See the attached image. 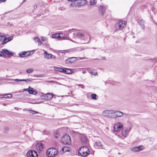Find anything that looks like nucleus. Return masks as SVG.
Instances as JSON below:
<instances>
[{
  "instance_id": "nucleus-13",
  "label": "nucleus",
  "mask_w": 157,
  "mask_h": 157,
  "mask_svg": "<svg viewBox=\"0 0 157 157\" xmlns=\"http://www.w3.org/2000/svg\"><path fill=\"white\" fill-rule=\"evenodd\" d=\"M118 26L119 29L120 30H121L125 26V22L124 21H120L118 23Z\"/></svg>"
},
{
  "instance_id": "nucleus-55",
  "label": "nucleus",
  "mask_w": 157,
  "mask_h": 157,
  "mask_svg": "<svg viewBox=\"0 0 157 157\" xmlns=\"http://www.w3.org/2000/svg\"><path fill=\"white\" fill-rule=\"evenodd\" d=\"M156 61L157 60V58H156L154 59Z\"/></svg>"
},
{
  "instance_id": "nucleus-1",
  "label": "nucleus",
  "mask_w": 157,
  "mask_h": 157,
  "mask_svg": "<svg viewBox=\"0 0 157 157\" xmlns=\"http://www.w3.org/2000/svg\"><path fill=\"white\" fill-rule=\"evenodd\" d=\"M57 150L54 147L48 149L46 152L47 155L49 157H54L57 155Z\"/></svg>"
},
{
  "instance_id": "nucleus-57",
  "label": "nucleus",
  "mask_w": 157,
  "mask_h": 157,
  "mask_svg": "<svg viewBox=\"0 0 157 157\" xmlns=\"http://www.w3.org/2000/svg\"><path fill=\"white\" fill-rule=\"evenodd\" d=\"M50 82H55V81H50Z\"/></svg>"
},
{
  "instance_id": "nucleus-60",
  "label": "nucleus",
  "mask_w": 157,
  "mask_h": 157,
  "mask_svg": "<svg viewBox=\"0 0 157 157\" xmlns=\"http://www.w3.org/2000/svg\"><path fill=\"white\" fill-rule=\"evenodd\" d=\"M97 59V60H99V59Z\"/></svg>"
},
{
  "instance_id": "nucleus-27",
  "label": "nucleus",
  "mask_w": 157,
  "mask_h": 157,
  "mask_svg": "<svg viewBox=\"0 0 157 157\" xmlns=\"http://www.w3.org/2000/svg\"><path fill=\"white\" fill-rule=\"evenodd\" d=\"M6 38V36H0V42L2 43V44H4L3 42Z\"/></svg>"
},
{
  "instance_id": "nucleus-35",
  "label": "nucleus",
  "mask_w": 157,
  "mask_h": 157,
  "mask_svg": "<svg viewBox=\"0 0 157 157\" xmlns=\"http://www.w3.org/2000/svg\"><path fill=\"white\" fill-rule=\"evenodd\" d=\"M54 136L56 138H57L59 137L60 135L57 132H54Z\"/></svg>"
},
{
  "instance_id": "nucleus-2",
  "label": "nucleus",
  "mask_w": 157,
  "mask_h": 157,
  "mask_svg": "<svg viewBox=\"0 0 157 157\" xmlns=\"http://www.w3.org/2000/svg\"><path fill=\"white\" fill-rule=\"evenodd\" d=\"M61 142L65 144H70L71 143V137L68 134L64 135L60 140Z\"/></svg>"
},
{
  "instance_id": "nucleus-36",
  "label": "nucleus",
  "mask_w": 157,
  "mask_h": 157,
  "mask_svg": "<svg viewBox=\"0 0 157 157\" xmlns=\"http://www.w3.org/2000/svg\"><path fill=\"white\" fill-rule=\"evenodd\" d=\"M96 3V1L94 0H90V3L91 5H94Z\"/></svg>"
},
{
  "instance_id": "nucleus-22",
  "label": "nucleus",
  "mask_w": 157,
  "mask_h": 157,
  "mask_svg": "<svg viewBox=\"0 0 157 157\" xmlns=\"http://www.w3.org/2000/svg\"><path fill=\"white\" fill-rule=\"evenodd\" d=\"M80 138L82 142H85L87 140V137L84 135H82L81 136Z\"/></svg>"
},
{
  "instance_id": "nucleus-14",
  "label": "nucleus",
  "mask_w": 157,
  "mask_h": 157,
  "mask_svg": "<svg viewBox=\"0 0 157 157\" xmlns=\"http://www.w3.org/2000/svg\"><path fill=\"white\" fill-rule=\"evenodd\" d=\"M130 130V129L128 130L126 129H123L122 130V135L124 137H126L127 136L128 133Z\"/></svg>"
},
{
  "instance_id": "nucleus-52",
  "label": "nucleus",
  "mask_w": 157,
  "mask_h": 157,
  "mask_svg": "<svg viewBox=\"0 0 157 157\" xmlns=\"http://www.w3.org/2000/svg\"><path fill=\"white\" fill-rule=\"evenodd\" d=\"M34 114L38 113V112H37V111H34Z\"/></svg>"
},
{
  "instance_id": "nucleus-6",
  "label": "nucleus",
  "mask_w": 157,
  "mask_h": 157,
  "mask_svg": "<svg viewBox=\"0 0 157 157\" xmlns=\"http://www.w3.org/2000/svg\"><path fill=\"white\" fill-rule=\"evenodd\" d=\"M123 127V124L120 122L116 124L114 126V131L118 132L121 130V128Z\"/></svg>"
},
{
  "instance_id": "nucleus-51",
  "label": "nucleus",
  "mask_w": 157,
  "mask_h": 157,
  "mask_svg": "<svg viewBox=\"0 0 157 157\" xmlns=\"http://www.w3.org/2000/svg\"><path fill=\"white\" fill-rule=\"evenodd\" d=\"M44 38H45L44 37H41V39L43 41L45 40L44 39Z\"/></svg>"
},
{
  "instance_id": "nucleus-43",
  "label": "nucleus",
  "mask_w": 157,
  "mask_h": 157,
  "mask_svg": "<svg viewBox=\"0 0 157 157\" xmlns=\"http://www.w3.org/2000/svg\"><path fill=\"white\" fill-rule=\"evenodd\" d=\"M27 79V81L28 82H30L33 80V79L31 78H28Z\"/></svg>"
},
{
  "instance_id": "nucleus-24",
  "label": "nucleus",
  "mask_w": 157,
  "mask_h": 157,
  "mask_svg": "<svg viewBox=\"0 0 157 157\" xmlns=\"http://www.w3.org/2000/svg\"><path fill=\"white\" fill-rule=\"evenodd\" d=\"M44 55H45V58L48 59H49L52 58V55L51 54H48L47 53L46 51H45L44 52Z\"/></svg>"
},
{
  "instance_id": "nucleus-50",
  "label": "nucleus",
  "mask_w": 157,
  "mask_h": 157,
  "mask_svg": "<svg viewBox=\"0 0 157 157\" xmlns=\"http://www.w3.org/2000/svg\"><path fill=\"white\" fill-rule=\"evenodd\" d=\"M4 94L3 95H0V98H3V97H4Z\"/></svg>"
},
{
  "instance_id": "nucleus-10",
  "label": "nucleus",
  "mask_w": 157,
  "mask_h": 157,
  "mask_svg": "<svg viewBox=\"0 0 157 157\" xmlns=\"http://www.w3.org/2000/svg\"><path fill=\"white\" fill-rule=\"evenodd\" d=\"M144 148L142 146H139L138 147H134L131 149V150L134 152H137L142 150Z\"/></svg>"
},
{
  "instance_id": "nucleus-59",
  "label": "nucleus",
  "mask_w": 157,
  "mask_h": 157,
  "mask_svg": "<svg viewBox=\"0 0 157 157\" xmlns=\"http://www.w3.org/2000/svg\"><path fill=\"white\" fill-rule=\"evenodd\" d=\"M31 88L30 86H29V88H30V89H31Z\"/></svg>"
},
{
  "instance_id": "nucleus-47",
  "label": "nucleus",
  "mask_w": 157,
  "mask_h": 157,
  "mask_svg": "<svg viewBox=\"0 0 157 157\" xmlns=\"http://www.w3.org/2000/svg\"><path fill=\"white\" fill-rule=\"evenodd\" d=\"M25 81V82H27V79H21V81Z\"/></svg>"
},
{
  "instance_id": "nucleus-23",
  "label": "nucleus",
  "mask_w": 157,
  "mask_h": 157,
  "mask_svg": "<svg viewBox=\"0 0 157 157\" xmlns=\"http://www.w3.org/2000/svg\"><path fill=\"white\" fill-rule=\"evenodd\" d=\"M10 130V128L8 127H5L4 128L3 131V133L4 134L8 133Z\"/></svg>"
},
{
  "instance_id": "nucleus-20",
  "label": "nucleus",
  "mask_w": 157,
  "mask_h": 157,
  "mask_svg": "<svg viewBox=\"0 0 157 157\" xmlns=\"http://www.w3.org/2000/svg\"><path fill=\"white\" fill-rule=\"evenodd\" d=\"M52 37L53 38L58 39L59 40H60V35H59V33L53 34L52 35Z\"/></svg>"
},
{
  "instance_id": "nucleus-3",
  "label": "nucleus",
  "mask_w": 157,
  "mask_h": 157,
  "mask_svg": "<svg viewBox=\"0 0 157 157\" xmlns=\"http://www.w3.org/2000/svg\"><path fill=\"white\" fill-rule=\"evenodd\" d=\"M116 112L113 110H106L103 112V115L106 117L114 118V113Z\"/></svg>"
},
{
  "instance_id": "nucleus-58",
  "label": "nucleus",
  "mask_w": 157,
  "mask_h": 157,
  "mask_svg": "<svg viewBox=\"0 0 157 157\" xmlns=\"http://www.w3.org/2000/svg\"><path fill=\"white\" fill-rule=\"evenodd\" d=\"M3 105H4V106H6V104H3Z\"/></svg>"
},
{
  "instance_id": "nucleus-30",
  "label": "nucleus",
  "mask_w": 157,
  "mask_h": 157,
  "mask_svg": "<svg viewBox=\"0 0 157 157\" xmlns=\"http://www.w3.org/2000/svg\"><path fill=\"white\" fill-rule=\"evenodd\" d=\"M33 88H31V89H30L28 90V93L29 94H32L34 95H36L37 94V92L36 91L33 90Z\"/></svg>"
},
{
  "instance_id": "nucleus-21",
  "label": "nucleus",
  "mask_w": 157,
  "mask_h": 157,
  "mask_svg": "<svg viewBox=\"0 0 157 157\" xmlns=\"http://www.w3.org/2000/svg\"><path fill=\"white\" fill-rule=\"evenodd\" d=\"M76 35L77 36L82 38L85 36V33L84 32H78L76 33Z\"/></svg>"
},
{
  "instance_id": "nucleus-38",
  "label": "nucleus",
  "mask_w": 157,
  "mask_h": 157,
  "mask_svg": "<svg viewBox=\"0 0 157 157\" xmlns=\"http://www.w3.org/2000/svg\"><path fill=\"white\" fill-rule=\"evenodd\" d=\"M33 69L32 68L28 69L26 70V71L28 73H30L33 72Z\"/></svg>"
},
{
  "instance_id": "nucleus-4",
  "label": "nucleus",
  "mask_w": 157,
  "mask_h": 157,
  "mask_svg": "<svg viewBox=\"0 0 157 157\" xmlns=\"http://www.w3.org/2000/svg\"><path fill=\"white\" fill-rule=\"evenodd\" d=\"M88 148L84 146L80 148L78 151V154L81 156L85 157L88 154L87 151Z\"/></svg>"
},
{
  "instance_id": "nucleus-9",
  "label": "nucleus",
  "mask_w": 157,
  "mask_h": 157,
  "mask_svg": "<svg viewBox=\"0 0 157 157\" xmlns=\"http://www.w3.org/2000/svg\"><path fill=\"white\" fill-rule=\"evenodd\" d=\"M78 1L74 5L75 6H83L86 3V1L85 0H78Z\"/></svg>"
},
{
  "instance_id": "nucleus-33",
  "label": "nucleus",
  "mask_w": 157,
  "mask_h": 157,
  "mask_svg": "<svg viewBox=\"0 0 157 157\" xmlns=\"http://www.w3.org/2000/svg\"><path fill=\"white\" fill-rule=\"evenodd\" d=\"M34 40L36 42L37 41L39 43L38 45H40L41 44V42L40 41V40L39 38L37 37H35Z\"/></svg>"
},
{
  "instance_id": "nucleus-8",
  "label": "nucleus",
  "mask_w": 157,
  "mask_h": 157,
  "mask_svg": "<svg viewBox=\"0 0 157 157\" xmlns=\"http://www.w3.org/2000/svg\"><path fill=\"white\" fill-rule=\"evenodd\" d=\"M77 59L75 57H72L68 58L65 61V63L67 64H70L73 63L76 61Z\"/></svg>"
},
{
  "instance_id": "nucleus-7",
  "label": "nucleus",
  "mask_w": 157,
  "mask_h": 157,
  "mask_svg": "<svg viewBox=\"0 0 157 157\" xmlns=\"http://www.w3.org/2000/svg\"><path fill=\"white\" fill-rule=\"evenodd\" d=\"M53 97L52 94L49 93L44 94L41 96L42 99L44 100H50Z\"/></svg>"
},
{
  "instance_id": "nucleus-44",
  "label": "nucleus",
  "mask_w": 157,
  "mask_h": 157,
  "mask_svg": "<svg viewBox=\"0 0 157 157\" xmlns=\"http://www.w3.org/2000/svg\"><path fill=\"white\" fill-rule=\"evenodd\" d=\"M4 54L2 52H0V56H3Z\"/></svg>"
},
{
  "instance_id": "nucleus-53",
  "label": "nucleus",
  "mask_w": 157,
  "mask_h": 157,
  "mask_svg": "<svg viewBox=\"0 0 157 157\" xmlns=\"http://www.w3.org/2000/svg\"><path fill=\"white\" fill-rule=\"evenodd\" d=\"M79 86H81V87L82 88H83L84 86L83 85H80Z\"/></svg>"
},
{
  "instance_id": "nucleus-18",
  "label": "nucleus",
  "mask_w": 157,
  "mask_h": 157,
  "mask_svg": "<svg viewBox=\"0 0 157 157\" xmlns=\"http://www.w3.org/2000/svg\"><path fill=\"white\" fill-rule=\"evenodd\" d=\"M59 35H60V40H64L68 39V38L67 37L65 36V34L63 33H59Z\"/></svg>"
},
{
  "instance_id": "nucleus-46",
  "label": "nucleus",
  "mask_w": 157,
  "mask_h": 157,
  "mask_svg": "<svg viewBox=\"0 0 157 157\" xmlns=\"http://www.w3.org/2000/svg\"><path fill=\"white\" fill-rule=\"evenodd\" d=\"M74 30L73 29H70L68 30V33H71L72 32V30Z\"/></svg>"
},
{
  "instance_id": "nucleus-48",
  "label": "nucleus",
  "mask_w": 157,
  "mask_h": 157,
  "mask_svg": "<svg viewBox=\"0 0 157 157\" xmlns=\"http://www.w3.org/2000/svg\"><path fill=\"white\" fill-rule=\"evenodd\" d=\"M29 88H27V89H23V90H24V91H28V90H29Z\"/></svg>"
},
{
  "instance_id": "nucleus-45",
  "label": "nucleus",
  "mask_w": 157,
  "mask_h": 157,
  "mask_svg": "<svg viewBox=\"0 0 157 157\" xmlns=\"http://www.w3.org/2000/svg\"><path fill=\"white\" fill-rule=\"evenodd\" d=\"M29 112L30 113H31L33 114H34V111L33 110H30L29 111Z\"/></svg>"
},
{
  "instance_id": "nucleus-5",
  "label": "nucleus",
  "mask_w": 157,
  "mask_h": 157,
  "mask_svg": "<svg viewBox=\"0 0 157 157\" xmlns=\"http://www.w3.org/2000/svg\"><path fill=\"white\" fill-rule=\"evenodd\" d=\"M27 157H38V154L37 152L34 150H29L26 153Z\"/></svg>"
},
{
  "instance_id": "nucleus-16",
  "label": "nucleus",
  "mask_w": 157,
  "mask_h": 157,
  "mask_svg": "<svg viewBox=\"0 0 157 157\" xmlns=\"http://www.w3.org/2000/svg\"><path fill=\"white\" fill-rule=\"evenodd\" d=\"M44 146L41 143H37L36 145V147L37 149L40 151H41L43 148Z\"/></svg>"
},
{
  "instance_id": "nucleus-17",
  "label": "nucleus",
  "mask_w": 157,
  "mask_h": 157,
  "mask_svg": "<svg viewBox=\"0 0 157 157\" xmlns=\"http://www.w3.org/2000/svg\"><path fill=\"white\" fill-rule=\"evenodd\" d=\"M2 52L5 53L7 55L13 56V53L9 51L6 49H4L2 50Z\"/></svg>"
},
{
  "instance_id": "nucleus-49",
  "label": "nucleus",
  "mask_w": 157,
  "mask_h": 157,
  "mask_svg": "<svg viewBox=\"0 0 157 157\" xmlns=\"http://www.w3.org/2000/svg\"><path fill=\"white\" fill-rule=\"evenodd\" d=\"M101 58L103 60H105L106 59V57H101Z\"/></svg>"
},
{
  "instance_id": "nucleus-25",
  "label": "nucleus",
  "mask_w": 157,
  "mask_h": 157,
  "mask_svg": "<svg viewBox=\"0 0 157 157\" xmlns=\"http://www.w3.org/2000/svg\"><path fill=\"white\" fill-rule=\"evenodd\" d=\"M70 150V148L69 147L64 146L62 148V151L64 152L69 151Z\"/></svg>"
},
{
  "instance_id": "nucleus-56",
  "label": "nucleus",
  "mask_w": 157,
  "mask_h": 157,
  "mask_svg": "<svg viewBox=\"0 0 157 157\" xmlns=\"http://www.w3.org/2000/svg\"><path fill=\"white\" fill-rule=\"evenodd\" d=\"M25 0H23L22 1V3L24 2L25 1Z\"/></svg>"
},
{
  "instance_id": "nucleus-54",
  "label": "nucleus",
  "mask_w": 157,
  "mask_h": 157,
  "mask_svg": "<svg viewBox=\"0 0 157 157\" xmlns=\"http://www.w3.org/2000/svg\"><path fill=\"white\" fill-rule=\"evenodd\" d=\"M82 73L84 74L85 73H86V71H83L82 72Z\"/></svg>"
},
{
  "instance_id": "nucleus-11",
  "label": "nucleus",
  "mask_w": 157,
  "mask_h": 157,
  "mask_svg": "<svg viewBox=\"0 0 157 157\" xmlns=\"http://www.w3.org/2000/svg\"><path fill=\"white\" fill-rule=\"evenodd\" d=\"M29 52L23 51L19 52L18 54V55L20 57L24 58L26 56H29L30 55Z\"/></svg>"
},
{
  "instance_id": "nucleus-19",
  "label": "nucleus",
  "mask_w": 157,
  "mask_h": 157,
  "mask_svg": "<svg viewBox=\"0 0 157 157\" xmlns=\"http://www.w3.org/2000/svg\"><path fill=\"white\" fill-rule=\"evenodd\" d=\"M13 37L12 36H10L8 37H6L5 40H4V41L3 42L4 44H6V43L11 41L13 39Z\"/></svg>"
},
{
  "instance_id": "nucleus-42",
  "label": "nucleus",
  "mask_w": 157,
  "mask_h": 157,
  "mask_svg": "<svg viewBox=\"0 0 157 157\" xmlns=\"http://www.w3.org/2000/svg\"><path fill=\"white\" fill-rule=\"evenodd\" d=\"M14 81L16 82H18L19 81H21V79H14Z\"/></svg>"
},
{
  "instance_id": "nucleus-61",
  "label": "nucleus",
  "mask_w": 157,
  "mask_h": 157,
  "mask_svg": "<svg viewBox=\"0 0 157 157\" xmlns=\"http://www.w3.org/2000/svg\"><path fill=\"white\" fill-rule=\"evenodd\" d=\"M1 2V0H0V3Z\"/></svg>"
},
{
  "instance_id": "nucleus-34",
  "label": "nucleus",
  "mask_w": 157,
  "mask_h": 157,
  "mask_svg": "<svg viewBox=\"0 0 157 157\" xmlns=\"http://www.w3.org/2000/svg\"><path fill=\"white\" fill-rule=\"evenodd\" d=\"M97 95L94 94H93L91 95V98L94 100H96L97 99Z\"/></svg>"
},
{
  "instance_id": "nucleus-15",
  "label": "nucleus",
  "mask_w": 157,
  "mask_h": 157,
  "mask_svg": "<svg viewBox=\"0 0 157 157\" xmlns=\"http://www.w3.org/2000/svg\"><path fill=\"white\" fill-rule=\"evenodd\" d=\"M99 13L101 15H103L105 12V9L104 6H100L99 7Z\"/></svg>"
},
{
  "instance_id": "nucleus-28",
  "label": "nucleus",
  "mask_w": 157,
  "mask_h": 157,
  "mask_svg": "<svg viewBox=\"0 0 157 157\" xmlns=\"http://www.w3.org/2000/svg\"><path fill=\"white\" fill-rule=\"evenodd\" d=\"M54 70L56 71H59L60 72H62L63 70V69L57 67H54Z\"/></svg>"
},
{
  "instance_id": "nucleus-12",
  "label": "nucleus",
  "mask_w": 157,
  "mask_h": 157,
  "mask_svg": "<svg viewBox=\"0 0 157 157\" xmlns=\"http://www.w3.org/2000/svg\"><path fill=\"white\" fill-rule=\"evenodd\" d=\"M115 111L116 112V113H114V118L123 116V112L119 111Z\"/></svg>"
},
{
  "instance_id": "nucleus-31",
  "label": "nucleus",
  "mask_w": 157,
  "mask_h": 157,
  "mask_svg": "<svg viewBox=\"0 0 157 157\" xmlns=\"http://www.w3.org/2000/svg\"><path fill=\"white\" fill-rule=\"evenodd\" d=\"M3 98H12V96L11 94H4Z\"/></svg>"
},
{
  "instance_id": "nucleus-26",
  "label": "nucleus",
  "mask_w": 157,
  "mask_h": 157,
  "mask_svg": "<svg viewBox=\"0 0 157 157\" xmlns=\"http://www.w3.org/2000/svg\"><path fill=\"white\" fill-rule=\"evenodd\" d=\"M63 71L62 72L67 74H70L71 72V71L70 69L67 68L63 69Z\"/></svg>"
},
{
  "instance_id": "nucleus-32",
  "label": "nucleus",
  "mask_w": 157,
  "mask_h": 157,
  "mask_svg": "<svg viewBox=\"0 0 157 157\" xmlns=\"http://www.w3.org/2000/svg\"><path fill=\"white\" fill-rule=\"evenodd\" d=\"M90 73L92 75H98V72L96 70H92L90 72Z\"/></svg>"
},
{
  "instance_id": "nucleus-39",
  "label": "nucleus",
  "mask_w": 157,
  "mask_h": 157,
  "mask_svg": "<svg viewBox=\"0 0 157 157\" xmlns=\"http://www.w3.org/2000/svg\"><path fill=\"white\" fill-rule=\"evenodd\" d=\"M96 145L98 147H101V142H96Z\"/></svg>"
},
{
  "instance_id": "nucleus-40",
  "label": "nucleus",
  "mask_w": 157,
  "mask_h": 157,
  "mask_svg": "<svg viewBox=\"0 0 157 157\" xmlns=\"http://www.w3.org/2000/svg\"><path fill=\"white\" fill-rule=\"evenodd\" d=\"M59 52L62 53H65L67 52V50H59Z\"/></svg>"
},
{
  "instance_id": "nucleus-29",
  "label": "nucleus",
  "mask_w": 157,
  "mask_h": 157,
  "mask_svg": "<svg viewBox=\"0 0 157 157\" xmlns=\"http://www.w3.org/2000/svg\"><path fill=\"white\" fill-rule=\"evenodd\" d=\"M139 24L140 25L141 28L143 29H144V23L143 20L142 19H141L140 20L139 22Z\"/></svg>"
},
{
  "instance_id": "nucleus-41",
  "label": "nucleus",
  "mask_w": 157,
  "mask_h": 157,
  "mask_svg": "<svg viewBox=\"0 0 157 157\" xmlns=\"http://www.w3.org/2000/svg\"><path fill=\"white\" fill-rule=\"evenodd\" d=\"M70 1H73V5L74 6L75 4L76 3V2H77L78 1H76V0H68Z\"/></svg>"
},
{
  "instance_id": "nucleus-37",
  "label": "nucleus",
  "mask_w": 157,
  "mask_h": 157,
  "mask_svg": "<svg viewBox=\"0 0 157 157\" xmlns=\"http://www.w3.org/2000/svg\"><path fill=\"white\" fill-rule=\"evenodd\" d=\"M44 74H39V75H34V77H44Z\"/></svg>"
},
{
  "instance_id": "nucleus-62",
  "label": "nucleus",
  "mask_w": 157,
  "mask_h": 157,
  "mask_svg": "<svg viewBox=\"0 0 157 157\" xmlns=\"http://www.w3.org/2000/svg\"><path fill=\"white\" fill-rule=\"evenodd\" d=\"M89 154H90V152H89Z\"/></svg>"
}]
</instances>
